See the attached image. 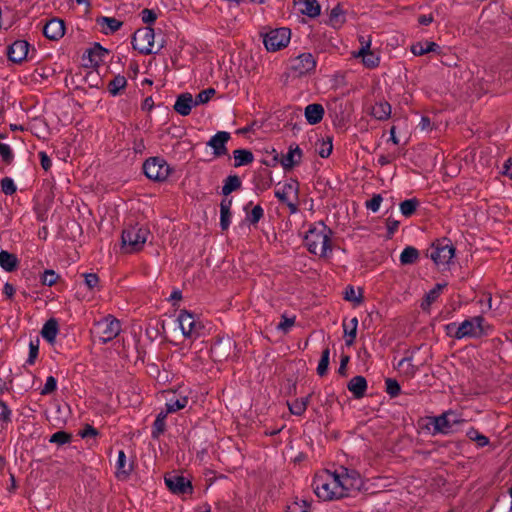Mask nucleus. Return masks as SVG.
<instances>
[{
    "label": "nucleus",
    "mask_w": 512,
    "mask_h": 512,
    "mask_svg": "<svg viewBox=\"0 0 512 512\" xmlns=\"http://www.w3.org/2000/svg\"><path fill=\"white\" fill-rule=\"evenodd\" d=\"M190 394V390H184L180 392H168L166 395L165 413H175L187 407L190 399Z\"/></svg>",
    "instance_id": "obj_13"
},
{
    "label": "nucleus",
    "mask_w": 512,
    "mask_h": 512,
    "mask_svg": "<svg viewBox=\"0 0 512 512\" xmlns=\"http://www.w3.org/2000/svg\"><path fill=\"white\" fill-rule=\"evenodd\" d=\"M358 319L353 317L343 322L344 338L347 346L353 345L357 335Z\"/></svg>",
    "instance_id": "obj_28"
},
{
    "label": "nucleus",
    "mask_w": 512,
    "mask_h": 512,
    "mask_svg": "<svg viewBox=\"0 0 512 512\" xmlns=\"http://www.w3.org/2000/svg\"><path fill=\"white\" fill-rule=\"evenodd\" d=\"M166 416L167 414L165 412H161L158 414L154 422V433L160 434L164 431Z\"/></svg>",
    "instance_id": "obj_58"
},
{
    "label": "nucleus",
    "mask_w": 512,
    "mask_h": 512,
    "mask_svg": "<svg viewBox=\"0 0 512 512\" xmlns=\"http://www.w3.org/2000/svg\"><path fill=\"white\" fill-rule=\"evenodd\" d=\"M165 484L174 494L184 495L191 494L193 491L190 480L182 475L170 474L165 477Z\"/></svg>",
    "instance_id": "obj_16"
},
{
    "label": "nucleus",
    "mask_w": 512,
    "mask_h": 512,
    "mask_svg": "<svg viewBox=\"0 0 512 512\" xmlns=\"http://www.w3.org/2000/svg\"><path fill=\"white\" fill-rule=\"evenodd\" d=\"M345 21V16L342 9L339 6L334 7L329 16V22L333 27L341 26Z\"/></svg>",
    "instance_id": "obj_40"
},
{
    "label": "nucleus",
    "mask_w": 512,
    "mask_h": 512,
    "mask_svg": "<svg viewBox=\"0 0 512 512\" xmlns=\"http://www.w3.org/2000/svg\"><path fill=\"white\" fill-rule=\"evenodd\" d=\"M40 164L45 171H48L52 166V161L46 152H39Z\"/></svg>",
    "instance_id": "obj_61"
},
{
    "label": "nucleus",
    "mask_w": 512,
    "mask_h": 512,
    "mask_svg": "<svg viewBox=\"0 0 512 512\" xmlns=\"http://www.w3.org/2000/svg\"><path fill=\"white\" fill-rule=\"evenodd\" d=\"M127 85V80L122 75L115 76L108 84V91L111 95L116 96Z\"/></svg>",
    "instance_id": "obj_38"
},
{
    "label": "nucleus",
    "mask_w": 512,
    "mask_h": 512,
    "mask_svg": "<svg viewBox=\"0 0 512 512\" xmlns=\"http://www.w3.org/2000/svg\"><path fill=\"white\" fill-rule=\"evenodd\" d=\"M59 275L54 270H45L41 276V282L47 286H53L58 281Z\"/></svg>",
    "instance_id": "obj_50"
},
{
    "label": "nucleus",
    "mask_w": 512,
    "mask_h": 512,
    "mask_svg": "<svg viewBox=\"0 0 512 512\" xmlns=\"http://www.w3.org/2000/svg\"><path fill=\"white\" fill-rule=\"evenodd\" d=\"M79 435L82 438L96 437L98 435V431L94 427L87 425L82 431H80Z\"/></svg>",
    "instance_id": "obj_62"
},
{
    "label": "nucleus",
    "mask_w": 512,
    "mask_h": 512,
    "mask_svg": "<svg viewBox=\"0 0 512 512\" xmlns=\"http://www.w3.org/2000/svg\"><path fill=\"white\" fill-rule=\"evenodd\" d=\"M1 189L6 195H12L16 191V185L11 178H4L1 181Z\"/></svg>",
    "instance_id": "obj_54"
},
{
    "label": "nucleus",
    "mask_w": 512,
    "mask_h": 512,
    "mask_svg": "<svg viewBox=\"0 0 512 512\" xmlns=\"http://www.w3.org/2000/svg\"><path fill=\"white\" fill-rule=\"evenodd\" d=\"M367 389V381L363 376H355L348 383V390L356 397L364 396Z\"/></svg>",
    "instance_id": "obj_26"
},
{
    "label": "nucleus",
    "mask_w": 512,
    "mask_h": 512,
    "mask_svg": "<svg viewBox=\"0 0 512 512\" xmlns=\"http://www.w3.org/2000/svg\"><path fill=\"white\" fill-rule=\"evenodd\" d=\"M445 286L446 284L439 283L426 294L421 304L423 310H429L430 306L437 300Z\"/></svg>",
    "instance_id": "obj_33"
},
{
    "label": "nucleus",
    "mask_w": 512,
    "mask_h": 512,
    "mask_svg": "<svg viewBox=\"0 0 512 512\" xmlns=\"http://www.w3.org/2000/svg\"><path fill=\"white\" fill-rule=\"evenodd\" d=\"M317 152L322 158H327L333 149L331 138L322 139L317 144Z\"/></svg>",
    "instance_id": "obj_42"
},
{
    "label": "nucleus",
    "mask_w": 512,
    "mask_h": 512,
    "mask_svg": "<svg viewBox=\"0 0 512 512\" xmlns=\"http://www.w3.org/2000/svg\"><path fill=\"white\" fill-rule=\"evenodd\" d=\"M447 330L448 333L452 334L456 339L466 337L477 338L486 333L484 319L481 316L466 319L459 325L451 323L447 325Z\"/></svg>",
    "instance_id": "obj_3"
},
{
    "label": "nucleus",
    "mask_w": 512,
    "mask_h": 512,
    "mask_svg": "<svg viewBox=\"0 0 512 512\" xmlns=\"http://www.w3.org/2000/svg\"><path fill=\"white\" fill-rule=\"evenodd\" d=\"M70 441L71 435L65 431H57L49 439L50 443H55L58 445H63L69 443Z\"/></svg>",
    "instance_id": "obj_47"
},
{
    "label": "nucleus",
    "mask_w": 512,
    "mask_h": 512,
    "mask_svg": "<svg viewBox=\"0 0 512 512\" xmlns=\"http://www.w3.org/2000/svg\"><path fill=\"white\" fill-rule=\"evenodd\" d=\"M381 203L382 197L380 195H375L371 200L366 202V207L372 212H377L380 208Z\"/></svg>",
    "instance_id": "obj_60"
},
{
    "label": "nucleus",
    "mask_w": 512,
    "mask_h": 512,
    "mask_svg": "<svg viewBox=\"0 0 512 512\" xmlns=\"http://www.w3.org/2000/svg\"><path fill=\"white\" fill-rule=\"evenodd\" d=\"M105 50H103L100 46L95 47L94 49L89 51V56L91 57V62L97 63L98 59L104 54Z\"/></svg>",
    "instance_id": "obj_63"
},
{
    "label": "nucleus",
    "mask_w": 512,
    "mask_h": 512,
    "mask_svg": "<svg viewBox=\"0 0 512 512\" xmlns=\"http://www.w3.org/2000/svg\"><path fill=\"white\" fill-rule=\"evenodd\" d=\"M149 230L141 225H133L122 232V246L128 253L140 251L148 240Z\"/></svg>",
    "instance_id": "obj_4"
},
{
    "label": "nucleus",
    "mask_w": 512,
    "mask_h": 512,
    "mask_svg": "<svg viewBox=\"0 0 512 512\" xmlns=\"http://www.w3.org/2000/svg\"><path fill=\"white\" fill-rule=\"evenodd\" d=\"M177 322L185 338L199 337L202 324L192 313L186 310L180 311Z\"/></svg>",
    "instance_id": "obj_12"
},
{
    "label": "nucleus",
    "mask_w": 512,
    "mask_h": 512,
    "mask_svg": "<svg viewBox=\"0 0 512 512\" xmlns=\"http://www.w3.org/2000/svg\"><path fill=\"white\" fill-rule=\"evenodd\" d=\"M329 360H330V351L328 348L324 349L321 355V359L317 366V373L320 376H323L326 374L329 366Z\"/></svg>",
    "instance_id": "obj_44"
},
{
    "label": "nucleus",
    "mask_w": 512,
    "mask_h": 512,
    "mask_svg": "<svg viewBox=\"0 0 512 512\" xmlns=\"http://www.w3.org/2000/svg\"><path fill=\"white\" fill-rule=\"evenodd\" d=\"M361 480L357 473L341 467L334 472L325 470L316 474L313 489L322 501H334L350 495L360 488Z\"/></svg>",
    "instance_id": "obj_1"
},
{
    "label": "nucleus",
    "mask_w": 512,
    "mask_h": 512,
    "mask_svg": "<svg viewBox=\"0 0 512 512\" xmlns=\"http://www.w3.org/2000/svg\"><path fill=\"white\" fill-rule=\"evenodd\" d=\"M65 26L59 19H51L43 26V34L50 40H58L63 37Z\"/></svg>",
    "instance_id": "obj_18"
},
{
    "label": "nucleus",
    "mask_w": 512,
    "mask_h": 512,
    "mask_svg": "<svg viewBox=\"0 0 512 512\" xmlns=\"http://www.w3.org/2000/svg\"><path fill=\"white\" fill-rule=\"evenodd\" d=\"M467 436L470 440L476 442V444L479 446V447H484L486 445H488L489 443V440L486 436L480 434L477 430L475 429H470L468 432H467Z\"/></svg>",
    "instance_id": "obj_46"
},
{
    "label": "nucleus",
    "mask_w": 512,
    "mask_h": 512,
    "mask_svg": "<svg viewBox=\"0 0 512 512\" xmlns=\"http://www.w3.org/2000/svg\"><path fill=\"white\" fill-rule=\"evenodd\" d=\"M392 112L391 105L384 100L375 102L370 108V115L379 121H385L390 118Z\"/></svg>",
    "instance_id": "obj_21"
},
{
    "label": "nucleus",
    "mask_w": 512,
    "mask_h": 512,
    "mask_svg": "<svg viewBox=\"0 0 512 512\" xmlns=\"http://www.w3.org/2000/svg\"><path fill=\"white\" fill-rule=\"evenodd\" d=\"M309 399H310V396H307V397H303L300 399H295L293 402L288 403L290 412L297 416L303 415L307 409Z\"/></svg>",
    "instance_id": "obj_37"
},
{
    "label": "nucleus",
    "mask_w": 512,
    "mask_h": 512,
    "mask_svg": "<svg viewBox=\"0 0 512 512\" xmlns=\"http://www.w3.org/2000/svg\"><path fill=\"white\" fill-rule=\"evenodd\" d=\"M57 387V381L53 376H49L46 379L45 385L43 389L41 390L42 395H47L52 393Z\"/></svg>",
    "instance_id": "obj_57"
},
{
    "label": "nucleus",
    "mask_w": 512,
    "mask_h": 512,
    "mask_svg": "<svg viewBox=\"0 0 512 512\" xmlns=\"http://www.w3.org/2000/svg\"><path fill=\"white\" fill-rule=\"evenodd\" d=\"M250 206H252V202H249L244 206V210L246 212V221L254 225L257 224L263 217L264 210L260 205H256L251 209V211H249L248 209Z\"/></svg>",
    "instance_id": "obj_32"
},
{
    "label": "nucleus",
    "mask_w": 512,
    "mask_h": 512,
    "mask_svg": "<svg viewBox=\"0 0 512 512\" xmlns=\"http://www.w3.org/2000/svg\"><path fill=\"white\" fill-rule=\"evenodd\" d=\"M143 170L149 179L158 182L165 181L171 172L167 162L158 157L146 160L143 165Z\"/></svg>",
    "instance_id": "obj_11"
},
{
    "label": "nucleus",
    "mask_w": 512,
    "mask_h": 512,
    "mask_svg": "<svg viewBox=\"0 0 512 512\" xmlns=\"http://www.w3.org/2000/svg\"><path fill=\"white\" fill-rule=\"evenodd\" d=\"M0 156L6 163H10L13 160L14 155L11 147L8 144L0 142Z\"/></svg>",
    "instance_id": "obj_53"
},
{
    "label": "nucleus",
    "mask_w": 512,
    "mask_h": 512,
    "mask_svg": "<svg viewBox=\"0 0 512 512\" xmlns=\"http://www.w3.org/2000/svg\"><path fill=\"white\" fill-rule=\"evenodd\" d=\"M301 12L311 18H315L320 15L321 7L316 0H305L302 3Z\"/></svg>",
    "instance_id": "obj_36"
},
{
    "label": "nucleus",
    "mask_w": 512,
    "mask_h": 512,
    "mask_svg": "<svg viewBox=\"0 0 512 512\" xmlns=\"http://www.w3.org/2000/svg\"><path fill=\"white\" fill-rule=\"evenodd\" d=\"M195 106L196 103L193 96L190 93H183L177 97L174 110L181 116H187Z\"/></svg>",
    "instance_id": "obj_20"
},
{
    "label": "nucleus",
    "mask_w": 512,
    "mask_h": 512,
    "mask_svg": "<svg viewBox=\"0 0 512 512\" xmlns=\"http://www.w3.org/2000/svg\"><path fill=\"white\" fill-rule=\"evenodd\" d=\"M463 422L460 415L454 411H448L437 417L428 418L427 427L433 434H448L452 432L455 426Z\"/></svg>",
    "instance_id": "obj_7"
},
{
    "label": "nucleus",
    "mask_w": 512,
    "mask_h": 512,
    "mask_svg": "<svg viewBox=\"0 0 512 512\" xmlns=\"http://www.w3.org/2000/svg\"><path fill=\"white\" fill-rule=\"evenodd\" d=\"M140 17L143 23L150 25L155 22L158 15L156 11L152 9H143L140 13Z\"/></svg>",
    "instance_id": "obj_52"
},
{
    "label": "nucleus",
    "mask_w": 512,
    "mask_h": 512,
    "mask_svg": "<svg viewBox=\"0 0 512 512\" xmlns=\"http://www.w3.org/2000/svg\"><path fill=\"white\" fill-rule=\"evenodd\" d=\"M454 252L455 250L452 245L447 243H438L432 246L430 251V258L435 262L436 265L446 266L454 257Z\"/></svg>",
    "instance_id": "obj_15"
},
{
    "label": "nucleus",
    "mask_w": 512,
    "mask_h": 512,
    "mask_svg": "<svg viewBox=\"0 0 512 512\" xmlns=\"http://www.w3.org/2000/svg\"><path fill=\"white\" fill-rule=\"evenodd\" d=\"M216 91L213 88H207L197 94L194 98L196 106L207 103L214 95Z\"/></svg>",
    "instance_id": "obj_48"
},
{
    "label": "nucleus",
    "mask_w": 512,
    "mask_h": 512,
    "mask_svg": "<svg viewBox=\"0 0 512 512\" xmlns=\"http://www.w3.org/2000/svg\"><path fill=\"white\" fill-rule=\"evenodd\" d=\"M502 174L512 179V160L508 159L505 161L503 168H502Z\"/></svg>",
    "instance_id": "obj_64"
},
{
    "label": "nucleus",
    "mask_w": 512,
    "mask_h": 512,
    "mask_svg": "<svg viewBox=\"0 0 512 512\" xmlns=\"http://www.w3.org/2000/svg\"><path fill=\"white\" fill-rule=\"evenodd\" d=\"M11 415H12V412L9 409V407L7 406V404L4 401L0 400V421L6 422V423L10 422Z\"/></svg>",
    "instance_id": "obj_59"
},
{
    "label": "nucleus",
    "mask_w": 512,
    "mask_h": 512,
    "mask_svg": "<svg viewBox=\"0 0 512 512\" xmlns=\"http://www.w3.org/2000/svg\"><path fill=\"white\" fill-rule=\"evenodd\" d=\"M38 351H39V340H35V341H30L29 343V356H28V359H27V363L29 365H32L34 364L37 356H38Z\"/></svg>",
    "instance_id": "obj_51"
},
{
    "label": "nucleus",
    "mask_w": 512,
    "mask_h": 512,
    "mask_svg": "<svg viewBox=\"0 0 512 512\" xmlns=\"http://www.w3.org/2000/svg\"><path fill=\"white\" fill-rule=\"evenodd\" d=\"M439 46L432 41L417 42L411 46V52L415 56H422L429 52H434Z\"/></svg>",
    "instance_id": "obj_31"
},
{
    "label": "nucleus",
    "mask_w": 512,
    "mask_h": 512,
    "mask_svg": "<svg viewBox=\"0 0 512 512\" xmlns=\"http://www.w3.org/2000/svg\"><path fill=\"white\" fill-rule=\"evenodd\" d=\"M263 44L268 52H276L288 46L291 31L286 27L268 29L261 32Z\"/></svg>",
    "instance_id": "obj_5"
},
{
    "label": "nucleus",
    "mask_w": 512,
    "mask_h": 512,
    "mask_svg": "<svg viewBox=\"0 0 512 512\" xmlns=\"http://www.w3.org/2000/svg\"><path fill=\"white\" fill-rule=\"evenodd\" d=\"M121 332L120 321L112 315L95 322L92 333L94 338L102 343H107L116 338Z\"/></svg>",
    "instance_id": "obj_6"
},
{
    "label": "nucleus",
    "mask_w": 512,
    "mask_h": 512,
    "mask_svg": "<svg viewBox=\"0 0 512 512\" xmlns=\"http://www.w3.org/2000/svg\"><path fill=\"white\" fill-rule=\"evenodd\" d=\"M132 470L131 464L127 462L126 454L123 450L118 452L116 461V477L120 480L127 479Z\"/></svg>",
    "instance_id": "obj_25"
},
{
    "label": "nucleus",
    "mask_w": 512,
    "mask_h": 512,
    "mask_svg": "<svg viewBox=\"0 0 512 512\" xmlns=\"http://www.w3.org/2000/svg\"><path fill=\"white\" fill-rule=\"evenodd\" d=\"M58 334V322L55 319H49L42 327L41 335L49 343H53Z\"/></svg>",
    "instance_id": "obj_29"
},
{
    "label": "nucleus",
    "mask_w": 512,
    "mask_h": 512,
    "mask_svg": "<svg viewBox=\"0 0 512 512\" xmlns=\"http://www.w3.org/2000/svg\"><path fill=\"white\" fill-rule=\"evenodd\" d=\"M294 323H295L294 318H288V317L282 316L281 321L277 325V329L286 333L291 329V327L294 325Z\"/></svg>",
    "instance_id": "obj_56"
},
{
    "label": "nucleus",
    "mask_w": 512,
    "mask_h": 512,
    "mask_svg": "<svg viewBox=\"0 0 512 512\" xmlns=\"http://www.w3.org/2000/svg\"><path fill=\"white\" fill-rule=\"evenodd\" d=\"M132 45L134 49L138 50L141 54L148 55L154 53V30L151 27H144L138 29L133 35Z\"/></svg>",
    "instance_id": "obj_10"
},
{
    "label": "nucleus",
    "mask_w": 512,
    "mask_h": 512,
    "mask_svg": "<svg viewBox=\"0 0 512 512\" xmlns=\"http://www.w3.org/2000/svg\"><path fill=\"white\" fill-rule=\"evenodd\" d=\"M231 206H232V199L231 198H225L221 201L220 204V225L223 230L228 229L230 223H231Z\"/></svg>",
    "instance_id": "obj_27"
},
{
    "label": "nucleus",
    "mask_w": 512,
    "mask_h": 512,
    "mask_svg": "<svg viewBox=\"0 0 512 512\" xmlns=\"http://www.w3.org/2000/svg\"><path fill=\"white\" fill-rule=\"evenodd\" d=\"M385 385H386V392L391 397H396L400 394L401 388H400L399 383L395 379H392V378L386 379Z\"/></svg>",
    "instance_id": "obj_49"
},
{
    "label": "nucleus",
    "mask_w": 512,
    "mask_h": 512,
    "mask_svg": "<svg viewBox=\"0 0 512 512\" xmlns=\"http://www.w3.org/2000/svg\"><path fill=\"white\" fill-rule=\"evenodd\" d=\"M0 266L7 272L13 271L17 266V258L8 251L0 252Z\"/></svg>",
    "instance_id": "obj_34"
},
{
    "label": "nucleus",
    "mask_w": 512,
    "mask_h": 512,
    "mask_svg": "<svg viewBox=\"0 0 512 512\" xmlns=\"http://www.w3.org/2000/svg\"><path fill=\"white\" fill-rule=\"evenodd\" d=\"M229 139L230 134L228 132L220 131L211 137L207 145L213 149V153L215 156H223L227 154L226 144Z\"/></svg>",
    "instance_id": "obj_17"
},
{
    "label": "nucleus",
    "mask_w": 512,
    "mask_h": 512,
    "mask_svg": "<svg viewBox=\"0 0 512 512\" xmlns=\"http://www.w3.org/2000/svg\"><path fill=\"white\" fill-rule=\"evenodd\" d=\"M360 47L352 53L354 58H360L361 63L368 69H374L380 64V54L371 49L372 41L370 37H359Z\"/></svg>",
    "instance_id": "obj_8"
},
{
    "label": "nucleus",
    "mask_w": 512,
    "mask_h": 512,
    "mask_svg": "<svg viewBox=\"0 0 512 512\" xmlns=\"http://www.w3.org/2000/svg\"><path fill=\"white\" fill-rule=\"evenodd\" d=\"M29 51V44L24 40L15 41L8 50V57L11 61L19 63L26 59Z\"/></svg>",
    "instance_id": "obj_19"
},
{
    "label": "nucleus",
    "mask_w": 512,
    "mask_h": 512,
    "mask_svg": "<svg viewBox=\"0 0 512 512\" xmlns=\"http://www.w3.org/2000/svg\"><path fill=\"white\" fill-rule=\"evenodd\" d=\"M299 192V183L296 180H289L282 185H279L275 189V197L278 198L281 202L287 203L292 212L296 211V206L289 202L290 198L293 196L297 198Z\"/></svg>",
    "instance_id": "obj_14"
},
{
    "label": "nucleus",
    "mask_w": 512,
    "mask_h": 512,
    "mask_svg": "<svg viewBox=\"0 0 512 512\" xmlns=\"http://www.w3.org/2000/svg\"><path fill=\"white\" fill-rule=\"evenodd\" d=\"M302 158V150L298 146H291L286 155L281 159V165L288 170L297 165Z\"/></svg>",
    "instance_id": "obj_24"
},
{
    "label": "nucleus",
    "mask_w": 512,
    "mask_h": 512,
    "mask_svg": "<svg viewBox=\"0 0 512 512\" xmlns=\"http://www.w3.org/2000/svg\"><path fill=\"white\" fill-rule=\"evenodd\" d=\"M316 65V58L310 52L301 53L289 60L290 72L297 77L313 72Z\"/></svg>",
    "instance_id": "obj_9"
},
{
    "label": "nucleus",
    "mask_w": 512,
    "mask_h": 512,
    "mask_svg": "<svg viewBox=\"0 0 512 512\" xmlns=\"http://www.w3.org/2000/svg\"><path fill=\"white\" fill-rule=\"evenodd\" d=\"M84 282L88 289L93 290L98 287L99 278L95 273L84 274Z\"/></svg>",
    "instance_id": "obj_55"
},
{
    "label": "nucleus",
    "mask_w": 512,
    "mask_h": 512,
    "mask_svg": "<svg viewBox=\"0 0 512 512\" xmlns=\"http://www.w3.org/2000/svg\"><path fill=\"white\" fill-rule=\"evenodd\" d=\"M304 243L310 253L327 257L332 250L331 230L323 223H318L307 231Z\"/></svg>",
    "instance_id": "obj_2"
},
{
    "label": "nucleus",
    "mask_w": 512,
    "mask_h": 512,
    "mask_svg": "<svg viewBox=\"0 0 512 512\" xmlns=\"http://www.w3.org/2000/svg\"><path fill=\"white\" fill-rule=\"evenodd\" d=\"M96 24L100 31L106 35L112 34L119 30L122 26V22L113 17H99L96 19Z\"/></svg>",
    "instance_id": "obj_22"
},
{
    "label": "nucleus",
    "mask_w": 512,
    "mask_h": 512,
    "mask_svg": "<svg viewBox=\"0 0 512 512\" xmlns=\"http://www.w3.org/2000/svg\"><path fill=\"white\" fill-rule=\"evenodd\" d=\"M304 115L310 125L318 124L323 119L324 108L318 103L309 104L305 107Z\"/></svg>",
    "instance_id": "obj_23"
},
{
    "label": "nucleus",
    "mask_w": 512,
    "mask_h": 512,
    "mask_svg": "<svg viewBox=\"0 0 512 512\" xmlns=\"http://www.w3.org/2000/svg\"><path fill=\"white\" fill-rule=\"evenodd\" d=\"M418 201L416 199H407L400 204V211L405 217H410L416 210Z\"/></svg>",
    "instance_id": "obj_43"
},
{
    "label": "nucleus",
    "mask_w": 512,
    "mask_h": 512,
    "mask_svg": "<svg viewBox=\"0 0 512 512\" xmlns=\"http://www.w3.org/2000/svg\"><path fill=\"white\" fill-rule=\"evenodd\" d=\"M398 368L408 377H413L417 372V368L410 358L401 359L398 362Z\"/></svg>",
    "instance_id": "obj_41"
},
{
    "label": "nucleus",
    "mask_w": 512,
    "mask_h": 512,
    "mask_svg": "<svg viewBox=\"0 0 512 512\" xmlns=\"http://www.w3.org/2000/svg\"><path fill=\"white\" fill-rule=\"evenodd\" d=\"M344 298L347 301L353 302L355 304H360L362 300V293L360 289H355L350 286L346 288Z\"/></svg>",
    "instance_id": "obj_45"
},
{
    "label": "nucleus",
    "mask_w": 512,
    "mask_h": 512,
    "mask_svg": "<svg viewBox=\"0 0 512 512\" xmlns=\"http://www.w3.org/2000/svg\"><path fill=\"white\" fill-rule=\"evenodd\" d=\"M234 166L240 167L253 162V153L247 149H237L233 151Z\"/></svg>",
    "instance_id": "obj_30"
},
{
    "label": "nucleus",
    "mask_w": 512,
    "mask_h": 512,
    "mask_svg": "<svg viewBox=\"0 0 512 512\" xmlns=\"http://www.w3.org/2000/svg\"><path fill=\"white\" fill-rule=\"evenodd\" d=\"M419 258V252L413 246H407L400 254V263L402 265H409L415 263Z\"/></svg>",
    "instance_id": "obj_35"
},
{
    "label": "nucleus",
    "mask_w": 512,
    "mask_h": 512,
    "mask_svg": "<svg viewBox=\"0 0 512 512\" xmlns=\"http://www.w3.org/2000/svg\"><path fill=\"white\" fill-rule=\"evenodd\" d=\"M240 186H241V181H240L239 177L236 175H230L224 181V185L222 187V193L225 196H228L230 193L237 190Z\"/></svg>",
    "instance_id": "obj_39"
}]
</instances>
